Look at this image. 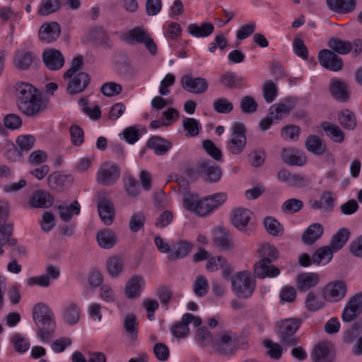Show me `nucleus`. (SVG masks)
<instances>
[{"label": "nucleus", "mask_w": 362, "mask_h": 362, "mask_svg": "<svg viewBox=\"0 0 362 362\" xmlns=\"http://www.w3.org/2000/svg\"><path fill=\"white\" fill-rule=\"evenodd\" d=\"M17 105L21 112L27 116H35L46 107L42 93L32 84L18 81L13 87Z\"/></svg>", "instance_id": "f257e3e1"}, {"label": "nucleus", "mask_w": 362, "mask_h": 362, "mask_svg": "<svg viewBox=\"0 0 362 362\" xmlns=\"http://www.w3.org/2000/svg\"><path fill=\"white\" fill-rule=\"evenodd\" d=\"M232 290L240 298H249L255 289V280L251 273L241 271L236 273L231 279Z\"/></svg>", "instance_id": "f03ea898"}, {"label": "nucleus", "mask_w": 362, "mask_h": 362, "mask_svg": "<svg viewBox=\"0 0 362 362\" xmlns=\"http://www.w3.org/2000/svg\"><path fill=\"white\" fill-rule=\"evenodd\" d=\"M247 145L246 129L243 124L235 122L230 127V135L226 142V150L233 155L241 154Z\"/></svg>", "instance_id": "7ed1b4c3"}, {"label": "nucleus", "mask_w": 362, "mask_h": 362, "mask_svg": "<svg viewBox=\"0 0 362 362\" xmlns=\"http://www.w3.org/2000/svg\"><path fill=\"white\" fill-rule=\"evenodd\" d=\"M184 208L200 217L210 216L211 210L206 197L199 198L197 194L186 193L182 199Z\"/></svg>", "instance_id": "20e7f679"}, {"label": "nucleus", "mask_w": 362, "mask_h": 362, "mask_svg": "<svg viewBox=\"0 0 362 362\" xmlns=\"http://www.w3.org/2000/svg\"><path fill=\"white\" fill-rule=\"evenodd\" d=\"M347 293V286L342 280H335L327 283L322 290L325 301L337 303L343 300Z\"/></svg>", "instance_id": "39448f33"}, {"label": "nucleus", "mask_w": 362, "mask_h": 362, "mask_svg": "<svg viewBox=\"0 0 362 362\" xmlns=\"http://www.w3.org/2000/svg\"><path fill=\"white\" fill-rule=\"evenodd\" d=\"M301 321L296 318L285 319L279 325L278 334L281 341L286 345H293L296 343L293 334L298 329Z\"/></svg>", "instance_id": "423d86ee"}, {"label": "nucleus", "mask_w": 362, "mask_h": 362, "mask_svg": "<svg viewBox=\"0 0 362 362\" xmlns=\"http://www.w3.org/2000/svg\"><path fill=\"white\" fill-rule=\"evenodd\" d=\"M127 41L131 44H142L151 54H156L157 47L147 30L142 28L131 30L127 35Z\"/></svg>", "instance_id": "0eeeda50"}, {"label": "nucleus", "mask_w": 362, "mask_h": 362, "mask_svg": "<svg viewBox=\"0 0 362 362\" xmlns=\"http://www.w3.org/2000/svg\"><path fill=\"white\" fill-rule=\"evenodd\" d=\"M82 316V309L80 304L76 301L65 302L60 312L62 322L68 326L77 325Z\"/></svg>", "instance_id": "6e6552de"}, {"label": "nucleus", "mask_w": 362, "mask_h": 362, "mask_svg": "<svg viewBox=\"0 0 362 362\" xmlns=\"http://www.w3.org/2000/svg\"><path fill=\"white\" fill-rule=\"evenodd\" d=\"M362 313V293H356L347 301L341 314L344 322L353 321Z\"/></svg>", "instance_id": "1a4fd4ad"}, {"label": "nucleus", "mask_w": 362, "mask_h": 362, "mask_svg": "<svg viewBox=\"0 0 362 362\" xmlns=\"http://www.w3.org/2000/svg\"><path fill=\"white\" fill-rule=\"evenodd\" d=\"M180 85L183 89L194 94H202L208 89V83L204 78L194 77L192 74L182 76Z\"/></svg>", "instance_id": "9d476101"}, {"label": "nucleus", "mask_w": 362, "mask_h": 362, "mask_svg": "<svg viewBox=\"0 0 362 362\" xmlns=\"http://www.w3.org/2000/svg\"><path fill=\"white\" fill-rule=\"evenodd\" d=\"M32 315L36 325L53 324L54 322H56L53 311L45 303H36L33 308Z\"/></svg>", "instance_id": "9b49d317"}, {"label": "nucleus", "mask_w": 362, "mask_h": 362, "mask_svg": "<svg viewBox=\"0 0 362 362\" xmlns=\"http://www.w3.org/2000/svg\"><path fill=\"white\" fill-rule=\"evenodd\" d=\"M119 177V168L115 164L109 162L103 163L97 174L98 182L105 185L113 184Z\"/></svg>", "instance_id": "f8f14e48"}, {"label": "nucleus", "mask_w": 362, "mask_h": 362, "mask_svg": "<svg viewBox=\"0 0 362 362\" xmlns=\"http://www.w3.org/2000/svg\"><path fill=\"white\" fill-rule=\"evenodd\" d=\"M319 63L325 69L332 71H339L343 67L341 58L330 49H322L318 54Z\"/></svg>", "instance_id": "ddd939ff"}, {"label": "nucleus", "mask_w": 362, "mask_h": 362, "mask_svg": "<svg viewBox=\"0 0 362 362\" xmlns=\"http://www.w3.org/2000/svg\"><path fill=\"white\" fill-rule=\"evenodd\" d=\"M66 79H69L66 90L71 95L83 92L90 81L89 75L83 71L75 74L71 76H67Z\"/></svg>", "instance_id": "4468645a"}, {"label": "nucleus", "mask_w": 362, "mask_h": 362, "mask_svg": "<svg viewBox=\"0 0 362 362\" xmlns=\"http://www.w3.org/2000/svg\"><path fill=\"white\" fill-rule=\"evenodd\" d=\"M206 269L209 272L221 270L222 276L225 278L229 277L233 271L232 265L223 256L209 257L206 261Z\"/></svg>", "instance_id": "2eb2a0df"}, {"label": "nucleus", "mask_w": 362, "mask_h": 362, "mask_svg": "<svg viewBox=\"0 0 362 362\" xmlns=\"http://www.w3.org/2000/svg\"><path fill=\"white\" fill-rule=\"evenodd\" d=\"M190 323L194 327H198L202 324V320L199 316L185 313L182 317V321L175 324L172 327V334L177 338L187 336L189 333L188 325Z\"/></svg>", "instance_id": "dca6fc26"}, {"label": "nucleus", "mask_w": 362, "mask_h": 362, "mask_svg": "<svg viewBox=\"0 0 362 362\" xmlns=\"http://www.w3.org/2000/svg\"><path fill=\"white\" fill-rule=\"evenodd\" d=\"M61 28L55 21L44 23L38 31V37L44 43H52L60 36Z\"/></svg>", "instance_id": "f3484780"}, {"label": "nucleus", "mask_w": 362, "mask_h": 362, "mask_svg": "<svg viewBox=\"0 0 362 362\" xmlns=\"http://www.w3.org/2000/svg\"><path fill=\"white\" fill-rule=\"evenodd\" d=\"M252 213L245 208H236L233 211L232 224L240 231L247 232Z\"/></svg>", "instance_id": "a211bd4d"}, {"label": "nucleus", "mask_w": 362, "mask_h": 362, "mask_svg": "<svg viewBox=\"0 0 362 362\" xmlns=\"http://www.w3.org/2000/svg\"><path fill=\"white\" fill-rule=\"evenodd\" d=\"M42 59L46 66L49 70H59L64 64V58L58 49L48 48L44 50Z\"/></svg>", "instance_id": "6ab92c4d"}, {"label": "nucleus", "mask_w": 362, "mask_h": 362, "mask_svg": "<svg viewBox=\"0 0 362 362\" xmlns=\"http://www.w3.org/2000/svg\"><path fill=\"white\" fill-rule=\"evenodd\" d=\"M311 357L313 362H333L334 354L332 345L326 341H322L313 348Z\"/></svg>", "instance_id": "aec40b11"}, {"label": "nucleus", "mask_w": 362, "mask_h": 362, "mask_svg": "<svg viewBox=\"0 0 362 362\" xmlns=\"http://www.w3.org/2000/svg\"><path fill=\"white\" fill-rule=\"evenodd\" d=\"M271 262L266 259H260L254 266L255 275L259 279L274 278L279 276L280 269L271 264Z\"/></svg>", "instance_id": "412c9836"}, {"label": "nucleus", "mask_w": 362, "mask_h": 362, "mask_svg": "<svg viewBox=\"0 0 362 362\" xmlns=\"http://www.w3.org/2000/svg\"><path fill=\"white\" fill-rule=\"evenodd\" d=\"M37 55L31 51L16 50L13 57V66L20 70L28 69L37 59Z\"/></svg>", "instance_id": "4be33fe9"}, {"label": "nucleus", "mask_w": 362, "mask_h": 362, "mask_svg": "<svg viewBox=\"0 0 362 362\" xmlns=\"http://www.w3.org/2000/svg\"><path fill=\"white\" fill-rule=\"evenodd\" d=\"M145 285L144 279L139 275L131 276L126 282L124 294L127 298L134 299L138 298Z\"/></svg>", "instance_id": "5701e85b"}, {"label": "nucleus", "mask_w": 362, "mask_h": 362, "mask_svg": "<svg viewBox=\"0 0 362 362\" xmlns=\"http://www.w3.org/2000/svg\"><path fill=\"white\" fill-rule=\"evenodd\" d=\"M199 170L206 177V180L211 182H217L222 177L221 168L210 160L202 161L199 164Z\"/></svg>", "instance_id": "b1692460"}, {"label": "nucleus", "mask_w": 362, "mask_h": 362, "mask_svg": "<svg viewBox=\"0 0 362 362\" xmlns=\"http://www.w3.org/2000/svg\"><path fill=\"white\" fill-rule=\"evenodd\" d=\"M277 178L280 182H284L291 187H302L305 186L308 180L300 174H293L289 171L282 169L279 171Z\"/></svg>", "instance_id": "393cba45"}, {"label": "nucleus", "mask_w": 362, "mask_h": 362, "mask_svg": "<svg viewBox=\"0 0 362 362\" xmlns=\"http://www.w3.org/2000/svg\"><path fill=\"white\" fill-rule=\"evenodd\" d=\"M235 340L226 332L220 334L218 337L214 340L212 349L223 354H230L235 348Z\"/></svg>", "instance_id": "a878e982"}, {"label": "nucleus", "mask_w": 362, "mask_h": 362, "mask_svg": "<svg viewBox=\"0 0 362 362\" xmlns=\"http://www.w3.org/2000/svg\"><path fill=\"white\" fill-rule=\"evenodd\" d=\"M320 281V276L315 272H305L296 277V287L299 291H305L315 287Z\"/></svg>", "instance_id": "bb28decb"}, {"label": "nucleus", "mask_w": 362, "mask_h": 362, "mask_svg": "<svg viewBox=\"0 0 362 362\" xmlns=\"http://www.w3.org/2000/svg\"><path fill=\"white\" fill-rule=\"evenodd\" d=\"M194 247L193 243L187 240H180L171 245L168 258L170 260L182 259L187 256Z\"/></svg>", "instance_id": "cd10ccee"}, {"label": "nucleus", "mask_w": 362, "mask_h": 362, "mask_svg": "<svg viewBox=\"0 0 362 362\" xmlns=\"http://www.w3.org/2000/svg\"><path fill=\"white\" fill-rule=\"evenodd\" d=\"M282 159L289 165L302 166L306 163L307 158L303 153L291 148H284Z\"/></svg>", "instance_id": "c85d7f7f"}, {"label": "nucleus", "mask_w": 362, "mask_h": 362, "mask_svg": "<svg viewBox=\"0 0 362 362\" xmlns=\"http://www.w3.org/2000/svg\"><path fill=\"white\" fill-rule=\"evenodd\" d=\"M73 181L71 175L55 172L49 175L47 182L52 189L62 190L64 187H69Z\"/></svg>", "instance_id": "c756f323"}, {"label": "nucleus", "mask_w": 362, "mask_h": 362, "mask_svg": "<svg viewBox=\"0 0 362 362\" xmlns=\"http://www.w3.org/2000/svg\"><path fill=\"white\" fill-rule=\"evenodd\" d=\"M30 204L34 208H48L54 202L51 194L45 190H37L30 198Z\"/></svg>", "instance_id": "7c9ffc66"}, {"label": "nucleus", "mask_w": 362, "mask_h": 362, "mask_svg": "<svg viewBox=\"0 0 362 362\" xmlns=\"http://www.w3.org/2000/svg\"><path fill=\"white\" fill-rule=\"evenodd\" d=\"M326 1L332 11L339 14L349 13L356 7L355 0H326Z\"/></svg>", "instance_id": "2f4dec72"}, {"label": "nucleus", "mask_w": 362, "mask_h": 362, "mask_svg": "<svg viewBox=\"0 0 362 362\" xmlns=\"http://www.w3.org/2000/svg\"><path fill=\"white\" fill-rule=\"evenodd\" d=\"M96 240L101 248L109 250L116 245L117 238L113 231L109 229H103L97 233Z\"/></svg>", "instance_id": "473e14b6"}, {"label": "nucleus", "mask_w": 362, "mask_h": 362, "mask_svg": "<svg viewBox=\"0 0 362 362\" xmlns=\"http://www.w3.org/2000/svg\"><path fill=\"white\" fill-rule=\"evenodd\" d=\"M329 90L332 95L337 100L346 101L349 98L347 85L342 81L332 79L330 82Z\"/></svg>", "instance_id": "72a5a7b5"}, {"label": "nucleus", "mask_w": 362, "mask_h": 362, "mask_svg": "<svg viewBox=\"0 0 362 362\" xmlns=\"http://www.w3.org/2000/svg\"><path fill=\"white\" fill-rule=\"evenodd\" d=\"M187 30L195 37H206L213 33L214 26L211 23H203L201 25L191 23L187 26Z\"/></svg>", "instance_id": "f704fd0d"}, {"label": "nucleus", "mask_w": 362, "mask_h": 362, "mask_svg": "<svg viewBox=\"0 0 362 362\" xmlns=\"http://www.w3.org/2000/svg\"><path fill=\"white\" fill-rule=\"evenodd\" d=\"M147 146L156 154L161 156L170 150L171 144L160 137L154 136L148 140Z\"/></svg>", "instance_id": "c9c22d12"}, {"label": "nucleus", "mask_w": 362, "mask_h": 362, "mask_svg": "<svg viewBox=\"0 0 362 362\" xmlns=\"http://www.w3.org/2000/svg\"><path fill=\"white\" fill-rule=\"evenodd\" d=\"M323 233V227L320 223L311 224L303 233L302 240L307 245L313 244Z\"/></svg>", "instance_id": "e433bc0d"}, {"label": "nucleus", "mask_w": 362, "mask_h": 362, "mask_svg": "<svg viewBox=\"0 0 362 362\" xmlns=\"http://www.w3.org/2000/svg\"><path fill=\"white\" fill-rule=\"evenodd\" d=\"M9 341L14 350L20 354L26 352L30 346L29 339L25 335L18 332L13 333L10 337Z\"/></svg>", "instance_id": "4c0bfd02"}, {"label": "nucleus", "mask_w": 362, "mask_h": 362, "mask_svg": "<svg viewBox=\"0 0 362 362\" xmlns=\"http://www.w3.org/2000/svg\"><path fill=\"white\" fill-rule=\"evenodd\" d=\"M214 242L222 250H228L233 247V239L228 232L224 228H219L217 229Z\"/></svg>", "instance_id": "58836bf2"}, {"label": "nucleus", "mask_w": 362, "mask_h": 362, "mask_svg": "<svg viewBox=\"0 0 362 362\" xmlns=\"http://www.w3.org/2000/svg\"><path fill=\"white\" fill-rule=\"evenodd\" d=\"M293 108V104L290 101L274 105L270 108V116L275 120H280L286 117Z\"/></svg>", "instance_id": "ea45409f"}, {"label": "nucleus", "mask_w": 362, "mask_h": 362, "mask_svg": "<svg viewBox=\"0 0 362 362\" xmlns=\"http://www.w3.org/2000/svg\"><path fill=\"white\" fill-rule=\"evenodd\" d=\"M56 326V322H54L53 324L37 325V337L43 343H49L54 337Z\"/></svg>", "instance_id": "a19ab883"}, {"label": "nucleus", "mask_w": 362, "mask_h": 362, "mask_svg": "<svg viewBox=\"0 0 362 362\" xmlns=\"http://www.w3.org/2000/svg\"><path fill=\"white\" fill-rule=\"evenodd\" d=\"M61 5V0H42L37 13L39 16H46L58 11Z\"/></svg>", "instance_id": "79ce46f5"}, {"label": "nucleus", "mask_w": 362, "mask_h": 362, "mask_svg": "<svg viewBox=\"0 0 362 362\" xmlns=\"http://www.w3.org/2000/svg\"><path fill=\"white\" fill-rule=\"evenodd\" d=\"M98 213L103 222L110 225L112 222L114 216V208L112 204L109 201H101L98 204Z\"/></svg>", "instance_id": "37998d69"}, {"label": "nucleus", "mask_w": 362, "mask_h": 362, "mask_svg": "<svg viewBox=\"0 0 362 362\" xmlns=\"http://www.w3.org/2000/svg\"><path fill=\"white\" fill-rule=\"evenodd\" d=\"M333 250L330 247L326 246L318 249L312 257L313 264L325 265L329 263L332 258Z\"/></svg>", "instance_id": "c03bdc74"}, {"label": "nucleus", "mask_w": 362, "mask_h": 362, "mask_svg": "<svg viewBox=\"0 0 362 362\" xmlns=\"http://www.w3.org/2000/svg\"><path fill=\"white\" fill-rule=\"evenodd\" d=\"M350 233L348 229L342 228L333 235L330 247L334 252H337L341 249L345 243L348 241Z\"/></svg>", "instance_id": "a18cd8bd"}, {"label": "nucleus", "mask_w": 362, "mask_h": 362, "mask_svg": "<svg viewBox=\"0 0 362 362\" xmlns=\"http://www.w3.org/2000/svg\"><path fill=\"white\" fill-rule=\"evenodd\" d=\"M106 269L111 277L116 278L119 276L123 271L122 259L116 256L109 257L106 262Z\"/></svg>", "instance_id": "49530a36"}, {"label": "nucleus", "mask_w": 362, "mask_h": 362, "mask_svg": "<svg viewBox=\"0 0 362 362\" xmlns=\"http://www.w3.org/2000/svg\"><path fill=\"white\" fill-rule=\"evenodd\" d=\"M124 331L129 339L134 340L138 332V322L136 317L133 314H128L124 319Z\"/></svg>", "instance_id": "de8ad7c7"}, {"label": "nucleus", "mask_w": 362, "mask_h": 362, "mask_svg": "<svg viewBox=\"0 0 362 362\" xmlns=\"http://www.w3.org/2000/svg\"><path fill=\"white\" fill-rule=\"evenodd\" d=\"M13 232V224L10 223H6L1 226H0V255L4 253V250L2 247L6 245H14L16 244V240L13 238H11Z\"/></svg>", "instance_id": "09e8293b"}, {"label": "nucleus", "mask_w": 362, "mask_h": 362, "mask_svg": "<svg viewBox=\"0 0 362 362\" xmlns=\"http://www.w3.org/2000/svg\"><path fill=\"white\" fill-rule=\"evenodd\" d=\"M327 45L330 49L339 54H346L352 49L351 42L337 37L331 38L328 41Z\"/></svg>", "instance_id": "8fccbe9b"}, {"label": "nucleus", "mask_w": 362, "mask_h": 362, "mask_svg": "<svg viewBox=\"0 0 362 362\" xmlns=\"http://www.w3.org/2000/svg\"><path fill=\"white\" fill-rule=\"evenodd\" d=\"M264 226L267 232L273 236H281L284 234V227L279 221L272 216L264 219Z\"/></svg>", "instance_id": "3c124183"}, {"label": "nucleus", "mask_w": 362, "mask_h": 362, "mask_svg": "<svg viewBox=\"0 0 362 362\" xmlns=\"http://www.w3.org/2000/svg\"><path fill=\"white\" fill-rule=\"evenodd\" d=\"M221 83L227 88H235L245 84L246 80L243 77L237 76L235 73L227 72L220 80Z\"/></svg>", "instance_id": "603ef678"}, {"label": "nucleus", "mask_w": 362, "mask_h": 362, "mask_svg": "<svg viewBox=\"0 0 362 362\" xmlns=\"http://www.w3.org/2000/svg\"><path fill=\"white\" fill-rule=\"evenodd\" d=\"M304 305L308 310L316 312L322 308L325 305L317 293L310 291L305 298Z\"/></svg>", "instance_id": "864d4df0"}, {"label": "nucleus", "mask_w": 362, "mask_h": 362, "mask_svg": "<svg viewBox=\"0 0 362 362\" xmlns=\"http://www.w3.org/2000/svg\"><path fill=\"white\" fill-rule=\"evenodd\" d=\"M58 209L60 218L64 221H68L73 215L79 214L81 208L78 202L75 201L69 206H59Z\"/></svg>", "instance_id": "5fc2aeb1"}, {"label": "nucleus", "mask_w": 362, "mask_h": 362, "mask_svg": "<svg viewBox=\"0 0 362 362\" xmlns=\"http://www.w3.org/2000/svg\"><path fill=\"white\" fill-rule=\"evenodd\" d=\"M257 252L261 259H266V260L269 262L276 260L279 256L277 249L269 243L261 245L257 250Z\"/></svg>", "instance_id": "6e6d98bb"}, {"label": "nucleus", "mask_w": 362, "mask_h": 362, "mask_svg": "<svg viewBox=\"0 0 362 362\" xmlns=\"http://www.w3.org/2000/svg\"><path fill=\"white\" fill-rule=\"evenodd\" d=\"M339 121L347 129H354L356 126V117L349 110H343L339 113Z\"/></svg>", "instance_id": "4d7b16f0"}, {"label": "nucleus", "mask_w": 362, "mask_h": 362, "mask_svg": "<svg viewBox=\"0 0 362 362\" xmlns=\"http://www.w3.org/2000/svg\"><path fill=\"white\" fill-rule=\"evenodd\" d=\"M78 105L83 113L88 115L92 119H98L100 117L101 111L98 105H88V100L82 98L79 100Z\"/></svg>", "instance_id": "13d9d810"}, {"label": "nucleus", "mask_w": 362, "mask_h": 362, "mask_svg": "<svg viewBox=\"0 0 362 362\" xmlns=\"http://www.w3.org/2000/svg\"><path fill=\"white\" fill-rule=\"evenodd\" d=\"M182 126L187 132L186 136L193 137L196 136L201 128L199 122L194 118L185 117L182 120Z\"/></svg>", "instance_id": "bf43d9fd"}, {"label": "nucleus", "mask_w": 362, "mask_h": 362, "mask_svg": "<svg viewBox=\"0 0 362 362\" xmlns=\"http://www.w3.org/2000/svg\"><path fill=\"white\" fill-rule=\"evenodd\" d=\"M307 149L316 154L321 155L325 151V146L322 141L316 136H310L305 142Z\"/></svg>", "instance_id": "052dcab7"}, {"label": "nucleus", "mask_w": 362, "mask_h": 362, "mask_svg": "<svg viewBox=\"0 0 362 362\" xmlns=\"http://www.w3.org/2000/svg\"><path fill=\"white\" fill-rule=\"evenodd\" d=\"M210 206L211 213L219 209L227 200L228 195L225 192H218L206 197Z\"/></svg>", "instance_id": "680f3d73"}, {"label": "nucleus", "mask_w": 362, "mask_h": 362, "mask_svg": "<svg viewBox=\"0 0 362 362\" xmlns=\"http://www.w3.org/2000/svg\"><path fill=\"white\" fill-rule=\"evenodd\" d=\"M303 203L301 200L296 198L288 199L286 200L282 206L281 211L285 214H294L301 210Z\"/></svg>", "instance_id": "e2e57ef3"}, {"label": "nucleus", "mask_w": 362, "mask_h": 362, "mask_svg": "<svg viewBox=\"0 0 362 362\" xmlns=\"http://www.w3.org/2000/svg\"><path fill=\"white\" fill-rule=\"evenodd\" d=\"M323 129L327 136H329L334 141L341 143L344 141V133L338 126L333 124H326L323 125Z\"/></svg>", "instance_id": "0e129e2a"}, {"label": "nucleus", "mask_w": 362, "mask_h": 362, "mask_svg": "<svg viewBox=\"0 0 362 362\" xmlns=\"http://www.w3.org/2000/svg\"><path fill=\"white\" fill-rule=\"evenodd\" d=\"M146 217L144 213L136 212L132 215L129 227L132 232L136 233L143 228L145 223Z\"/></svg>", "instance_id": "69168bd1"}, {"label": "nucleus", "mask_w": 362, "mask_h": 362, "mask_svg": "<svg viewBox=\"0 0 362 362\" xmlns=\"http://www.w3.org/2000/svg\"><path fill=\"white\" fill-rule=\"evenodd\" d=\"M209 289L208 281L202 275L197 276L193 285V291L198 296H204L206 294Z\"/></svg>", "instance_id": "338daca9"}, {"label": "nucleus", "mask_w": 362, "mask_h": 362, "mask_svg": "<svg viewBox=\"0 0 362 362\" xmlns=\"http://www.w3.org/2000/svg\"><path fill=\"white\" fill-rule=\"evenodd\" d=\"M103 94L107 97H113L119 95L122 91V86L115 82L105 83L100 88Z\"/></svg>", "instance_id": "774afa93"}]
</instances>
